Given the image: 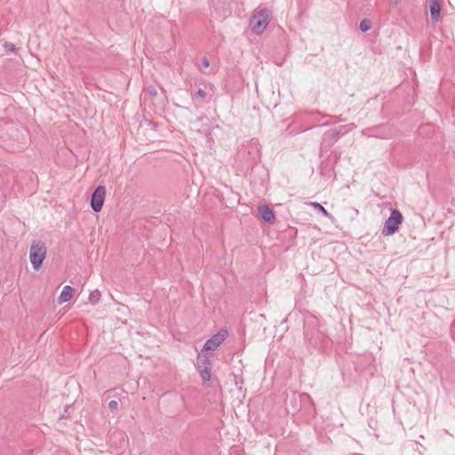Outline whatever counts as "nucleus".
Returning a JSON list of instances; mask_svg holds the SVG:
<instances>
[{"label":"nucleus","mask_w":455,"mask_h":455,"mask_svg":"<svg viewBox=\"0 0 455 455\" xmlns=\"http://www.w3.org/2000/svg\"><path fill=\"white\" fill-rule=\"evenodd\" d=\"M271 20V12L267 8L256 10L251 20L250 26L256 35H260Z\"/></svg>","instance_id":"obj_2"},{"label":"nucleus","mask_w":455,"mask_h":455,"mask_svg":"<svg viewBox=\"0 0 455 455\" xmlns=\"http://www.w3.org/2000/svg\"><path fill=\"white\" fill-rule=\"evenodd\" d=\"M195 97L196 98H200L201 100H204L205 97H206V92L202 90V89H199L196 94H195Z\"/></svg>","instance_id":"obj_15"},{"label":"nucleus","mask_w":455,"mask_h":455,"mask_svg":"<svg viewBox=\"0 0 455 455\" xmlns=\"http://www.w3.org/2000/svg\"><path fill=\"white\" fill-rule=\"evenodd\" d=\"M371 20H361V22H360V29L363 32L368 31L371 28Z\"/></svg>","instance_id":"obj_10"},{"label":"nucleus","mask_w":455,"mask_h":455,"mask_svg":"<svg viewBox=\"0 0 455 455\" xmlns=\"http://www.w3.org/2000/svg\"><path fill=\"white\" fill-rule=\"evenodd\" d=\"M403 221V215L398 210H393L390 217L385 221L382 235L385 236L395 234Z\"/></svg>","instance_id":"obj_4"},{"label":"nucleus","mask_w":455,"mask_h":455,"mask_svg":"<svg viewBox=\"0 0 455 455\" xmlns=\"http://www.w3.org/2000/svg\"><path fill=\"white\" fill-rule=\"evenodd\" d=\"M100 297V293L99 291H94L90 294L89 299L92 303H96Z\"/></svg>","instance_id":"obj_12"},{"label":"nucleus","mask_w":455,"mask_h":455,"mask_svg":"<svg viewBox=\"0 0 455 455\" xmlns=\"http://www.w3.org/2000/svg\"><path fill=\"white\" fill-rule=\"evenodd\" d=\"M431 16L435 20H438L440 16L441 7L437 1H432L430 4Z\"/></svg>","instance_id":"obj_9"},{"label":"nucleus","mask_w":455,"mask_h":455,"mask_svg":"<svg viewBox=\"0 0 455 455\" xmlns=\"http://www.w3.org/2000/svg\"><path fill=\"white\" fill-rule=\"evenodd\" d=\"M227 331L222 330L219 331L204 343L202 351L197 355L196 367L199 371L200 377L204 382L210 381L212 371L211 359L207 353L215 351L227 339Z\"/></svg>","instance_id":"obj_1"},{"label":"nucleus","mask_w":455,"mask_h":455,"mask_svg":"<svg viewBox=\"0 0 455 455\" xmlns=\"http://www.w3.org/2000/svg\"><path fill=\"white\" fill-rule=\"evenodd\" d=\"M391 2L394 4H398L401 0H391Z\"/></svg>","instance_id":"obj_16"},{"label":"nucleus","mask_w":455,"mask_h":455,"mask_svg":"<svg viewBox=\"0 0 455 455\" xmlns=\"http://www.w3.org/2000/svg\"><path fill=\"white\" fill-rule=\"evenodd\" d=\"M311 205L318 212H322L324 216H329V212L325 210V208L320 204L315 202L311 203Z\"/></svg>","instance_id":"obj_11"},{"label":"nucleus","mask_w":455,"mask_h":455,"mask_svg":"<svg viewBox=\"0 0 455 455\" xmlns=\"http://www.w3.org/2000/svg\"><path fill=\"white\" fill-rule=\"evenodd\" d=\"M4 48H5V50H6L7 52H15V51H16V47H15V45H14L13 44H12V43H5V44H4Z\"/></svg>","instance_id":"obj_13"},{"label":"nucleus","mask_w":455,"mask_h":455,"mask_svg":"<svg viewBox=\"0 0 455 455\" xmlns=\"http://www.w3.org/2000/svg\"><path fill=\"white\" fill-rule=\"evenodd\" d=\"M74 289L69 286L66 285L64 286L60 297H59V303H64L67 301H69L73 297Z\"/></svg>","instance_id":"obj_7"},{"label":"nucleus","mask_w":455,"mask_h":455,"mask_svg":"<svg viewBox=\"0 0 455 455\" xmlns=\"http://www.w3.org/2000/svg\"><path fill=\"white\" fill-rule=\"evenodd\" d=\"M108 408L111 410V411H116L118 409V403L117 401H115V400H112L108 403Z\"/></svg>","instance_id":"obj_14"},{"label":"nucleus","mask_w":455,"mask_h":455,"mask_svg":"<svg viewBox=\"0 0 455 455\" xmlns=\"http://www.w3.org/2000/svg\"><path fill=\"white\" fill-rule=\"evenodd\" d=\"M45 243L40 240L34 241L29 250V259L35 270H38L46 256Z\"/></svg>","instance_id":"obj_3"},{"label":"nucleus","mask_w":455,"mask_h":455,"mask_svg":"<svg viewBox=\"0 0 455 455\" xmlns=\"http://www.w3.org/2000/svg\"><path fill=\"white\" fill-rule=\"evenodd\" d=\"M196 66L198 67L200 72L204 74H214L216 73V68H212L209 72H206L204 70V68H207L210 67V62L206 57L202 58L201 64L197 63Z\"/></svg>","instance_id":"obj_8"},{"label":"nucleus","mask_w":455,"mask_h":455,"mask_svg":"<svg viewBox=\"0 0 455 455\" xmlns=\"http://www.w3.org/2000/svg\"><path fill=\"white\" fill-rule=\"evenodd\" d=\"M258 211H259V214L260 218L264 221L270 223V224H272L274 222L275 215H274L273 211L268 206H267V205L259 206Z\"/></svg>","instance_id":"obj_6"},{"label":"nucleus","mask_w":455,"mask_h":455,"mask_svg":"<svg viewBox=\"0 0 455 455\" xmlns=\"http://www.w3.org/2000/svg\"><path fill=\"white\" fill-rule=\"evenodd\" d=\"M106 196V188L104 186H99L93 192L91 198V206L92 210L99 212L103 206Z\"/></svg>","instance_id":"obj_5"},{"label":"nucleus","mask_w":455,"mask_h":455,"mask_svg":"<svg viewBox=\"0 0 455 455\" xmlns=\"http://www.w3.org/2000/svg\"><path fill=\"white\" fill-rule=\"evenodd\" d=\"M150 93H151L152 95H156V90H152Z\"/></svg>","instance_id":"obj_17"}]
</instances>
